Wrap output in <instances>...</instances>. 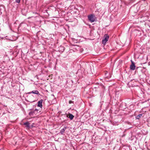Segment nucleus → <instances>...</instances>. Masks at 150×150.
<instances>
[{"mask_svg": "<svg viewBox=\"0 0 150 150\" xmlns=\"http://www.w3.org/2000/svg\"><path fill=\"white\" fill-rule=\"evenodd\" d=\"M88 20L91 23L95 21L96 18L95 15L93 14H91L88 15Z\"/></svg>", "mask_w": 150, "mask_h": 150, "instance_id": "1", "label": "nucleus"}, {"mask_svg": "<svg viewBox=\"0 0 150 150\" xmlns=\"http://www.w3.org/2000/svg\"><path fill=\"white\" fill-rule=\"evenodd\" d=\"M38 110H39L37 109H35L34 110H31L29 112V115L30 116H33L35 115H36L37 114Z\"/></svg>", "mask_w": 150, "mask_h": 150, "instance_id": "2", "label": "nucleus"}, {"mask_svg": "<svg viewBox=\"0 0 150 150\" xmlns=\"http://www.w3.org/2000/svg\"><path fill=\"white\" fill-rule=\"evenodd\" d=\"M105 38L102 40V43L104 44H105V43L108 41V39L109 38V36L107 34H105L104 35Z\"/></svg>", "mask_w": 150, "mask_h": 150, "instance_id": "3", "label": "nucleus"}, {"mask_svg": "<svg viewBox=\"0 0 150 150\" xmlns=\"http://www.w3.org/2000/svg\"><path fill=\"white\" fill-rule=\"evenodd\" d=\"M31 93L35 94L38 96L40 95V93L39 91L38 90H33L31 92H29L27 93V94H30Z\"/></svg>", "mask_w": 150, "mask_h": 150, "instance_id": "4", "label": "nucleus"}, {"mask_svg": "<svg viewBox=\"0 0 150 150\" xmlns=\"http://www.w3.org/2000/svg\"><path fill=\"white\" fill-rule=\"evenodd\" d=\"M132 64L130 66V69L131 70H134L135 69L136 66L134 62L132 60L131 61Z\"/></svg>", "mask_w": 150, "mask_h": 150, "instance_id": "5", "label": "nucleus"}, {"mask_svg": "<svg viewBox=\"0 0 150 150\" xmlns=\"http://www.w3.org/2000/svg\"><path fill=\"white\" fill-rule=\"evenodd\" d=\"M43 99H41L39 101L38 103V106L40 108H42V103L43 102Z\"/></svg>", "mask_w": 150, "mask_h": 150, "instance_id": "6", "label": "nucleus"}, {"mask_svg": "<svg viewBox=\"0 0 150 150\" xmlns=\"http://www.w3.org/2000/svg\"><path fill=\"white\" fill-rule=\"evenodd\" d=\"M67 117H69L70 119L71 120L73 119L74 117V116L71 114H69V116L68 115H67Z\"/></svg>", "mask_w": 150, "mask_h": 150, "instance_id": "7", "label": "nucleus"}, {"mask_svg": "<svg viewBox=\"0 0 150 150\" xmlns=\"http://www.w3.org/2000/svg\"><path fill=\"white\" fill-rule=\"evenodd\" d=\"M23 125H25L27 127L29 128L30 127V123L28 122L24 123Z\"/></svg>", "mask_w": 150, "mask_h": 150, "instance_id": "8", "label": "nucleus"}, {"mask_svg": "<svg viewBox=\"0 0 150 150\" xmlns=\"http://www.w3.org/2000/svg\"><path fill=\"white\" fill-rule=\"evenodd\" d=\"M143 114H139L138 115H137L136 117V118L137 119H139V118L142 116Z\"/></svg>", "mask_w": 150, "mask_h": 150, "instance_id": "9", "label": "nucleus"}, {"mask_svg": "<svg viewBox=\"0 0 150 150\" xmlns=\"http://www.w3.org/2000/svg\"><path fill=\"white\" fill-rule=\"evenodd\" d=\"M66 128V127H65L61 129L60 131V133L62 134L64 132Z\"/></svg>", "mask_w": 150, "mask_h": 150, "instance_id": "10", "label": "nucleus"}, {"mask_svg": "<svg viewBox=\"0 0 150 150\" xmlns=\"http://www.w3.org/2000/svg\"><path fill=\"white\" fill-rule=\"evenodd\" d=\"M21 0H16V2L18 3H19L20 2Z\"/></svg>", "mask_w": 150, "mask_h": 150, "instance_id": "11", "label": "nucleus"}, {"mask_svg": "<svg viewBox=\"0 0 150 150\" xmlns=\"http://www.w3.org/2000/svg\"><path fill=\"white\" fill-rule=\"evenodd\" d=\"M74 102L73 101H72L71 100H69V104H71L72 103H74Z\"/></svg>", "mask_w": 150, "mask_h": 150, "instance_id": "12", "label": "nucleus"}, {"mask_svg": "<svg viewBox=\"0 0 150 150\" xmlns=\"http://www.w3.org/2000/svg\"><path fill=\"white\" fill-rule=\"evenodd\" d=\"M28 101L30 102H33L34 101V100H29Z\"/></svg>", "mask_w": 150, "mask_h": 150, "instance_id": "13", "label": "nucleus"}, {"mask_svg": "<svg viewBox=\"0 0 150 150\" xmlns=\"http://www.w3.org/2000/svg\"><path fill=\"white\" fill-rule=\"evenodd\" d=\"M62 48H63V50H64V48H63V47H62Z\"/></svg>", "mask_w": 150, "mask_h": 150, "instance_id": "14", "label": "nucleus"}]
</instances>
